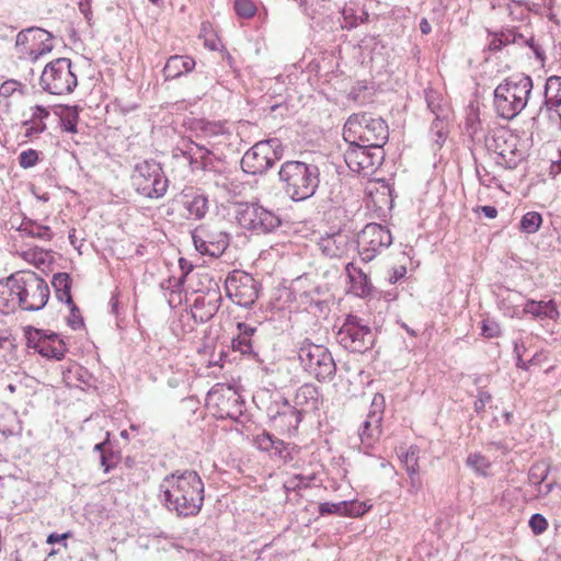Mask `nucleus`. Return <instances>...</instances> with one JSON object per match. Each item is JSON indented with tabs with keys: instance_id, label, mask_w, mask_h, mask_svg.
<instances>
[{
	"instance_id": "1",
	"label": "nucleus",
	"mask_w": 561,
	"mask_h": 561,
	"mask_svg": "<svg viewBox=\"0 0 561 561\" xmlns=\"http://www.w3.org/2000/svg\"><path fill=\"white\" fill-rule=\"evenodd\" d=\"M160 499L178 516H196L204 503V483L194 470L175 471L160 484Z\"/></svg>"
},
{
	"instance_id": "2",
	"label": "nucleus",
	"mask_w": 561,
	"mask_h": 561,
	"mask_svg": "<svg viewBox=\"0 0 561 561\" xmlns=\"http://www.w3.org/2000/svg\"><path fill=\"white\" fill-rule=\"evenodd\" d=\"M278 181L285 195L293 202H305L317 193L320 169L314 163L287 160L280 164Z\"/></svg>"
},
{
	"instance_id": "3",
	"label": "nucleus",
	"mask_w": 561,
	"mask_h": 561,
	"mask_svg": "<svg viewBox=\"0 0 561 561\" xmlns=\"http://www.w3.org/2000/svg\"><path fill=\"white\" fill-rule=\"evenodd\" d=\"M533 88V79L527 75L506 78L494 90L497 115L506 121L515 118L526 107Z\"/></svg>"
},
{
	"instance_id": "4",
	"label": "nucleus",
	"mask_w": 561,
	"mask_h": 561,
	"mask_svg": "<svg viewBox=\"0 0 561 561\" xmlns=\"http://www.w3.org/2000/svg\"><path fill=\"white\" fill-rule=\"evenodd\" d=\"M343 138L347 144L369 145L383 148L389 139V128L381 117L369 113L352 114L343 127Z\"/></svg>"
},
{
	"instance_id": "5",
	"label": "nucleus",
	"mask_w": 561,
	"mask_h": 561,
	"mask_svg": "<svg viewBox=\"0 0 561 561\" xmlns=\"http://www.w3.org/2000/svg\"><path fill=\"white\" fill-rule=\"evenodd\" d=\"M301 367L320 382L331 381L336 373L335 362L330 351L320 344L305 339L298 347Z\"/></svg>"
},
{
	"instance_id": "6",
	"label": "nucleus",
	"mask_w": 561,
	"mask_h": 561,
	"mask_svg": "<svg viewBox=\"0 0 561 561\" xmlns=\"http://www.w3.org/2000/svg\"><path fill=\"white\" fill-rule=\"evenodd\" d=\"M13 282H16L19 297L18 306L24 311L42 310L50 295L48 284L37 273L21 271L13 274Z\"/></svg>"
},
{
	"instance_id": "7",
	"label": "nucleus",
	"mask_w": 561,
	"mask_h": 561,
	"mask_svg": "<svg viewBox=\"0 0 561 561\" xmlns=\"http://www.w3.org/2000/svg\"><path fill=\"white\" fill-rule=\"evenodd\" d=\"M131 183L139 195L150 199L163 197L169 187L161 165L153 160H144L135 165Z\"/></svg>"
},
{
	"instance_id": "8",
	"label": "nucleus",
	"mask_w": 561,
	"mask_h": 561,
	"mask_svg": "<svg viewBox=\"0 0 561 561\" xmlns=\"http://www.w3.org/2000/svg\"><path fill=\"white\" fill-rule=\"evenodd\" d=\"M39 85L54 95L70 94L78 85V78L69 58L59 57L48 62L41 75Z\"/></svg>"
},
{
	"instance_id": "9",
	"label": "nucleus",
	"mask_w": 561,
	"mask_h": 561,
	"mask_svg": "<svg viewBox=\"0 0 561 561\" xmlns=\"http://www.w3.org/2000/svg\"><path fill=\"white\" fill-rule=\"evenodd\" d=\"M376 335L368 322L356 316L347 314L336 333L337 343L353 353H365L373 348Z\"/></svg>"
},
{
	"instance_id": "10",
	"label": "nucleus",
	"mask_w": 561,
	"mask_h": 561,
	"mask_svg": "<svg viewBox=\"0 0 561 561\" xmlns=\"http://www.w3.org/2000/svg\"><path fill=\"white\" fill-rule=\"evenodd\" d=\"M284 154V146L278 138L257 141L241 159V169L249 174H263Z\"/></svg>"
},
{
	"instance_id": "11",
	"label": "nucleus",
	"mask_w": 561,
	"mask_h": 561,
	"mask_svg": "<svg viewBox=\"0 0 561 561\" xmlns=\"http://www.w3.org/2000/svg\"><path fill=\"white\" fill-rule=\"evenodd\" d=\"M207 403L217 419L242 423L244 402L233 388L217 383L208 391Z\"/></svg>"
},
{
	"instance_id": "12",
	"label": "nucleus",
	"mask_w": 561,
	"mask_h": 561,
	"mask_svg": "<svg viewBox=\"0 0 561 561\" xmlns=\"http://www.w3.org/2000/svg\"><path fill=\"white\" fill-rule=\"evenodd\" d=\"M53 48V35L44 28L32 26L16 35L15 53L21 60L35 62Z\"/></svg>"
},
{
	"instance_id": "13",
	"label": "nucleus",
	"mask_w": 561,
	"mask_h": 561,
	"mask_svg": "<svg viewBox=\"0 0 561 561\" xmlns=\"http://www.w3.org/2000/svg\"><path fill=\"white\" fill-rule=\"evenodd\" d=\"M392 244L390 230L377 222L367 224L357 236V249L363 262L373 261Z\"/></svg>"
},
{
	"instance_id": "14",
	"label": "nucleus",
	"mask_w": 561,
	"mask_h": 561,
	"mask_svg": "<svg viewBox=\"0 0 561 561\" xmlns=\"http://www.w3.org/2000/svg\"><path fill=\"white\" fill-rule=\"evenodd\" d=\"M383 148H373L369 145L348 144L344 152V161L351 171L363 175H371L382 164Z\"/></svg>"
},
{
	"instance_id": "15",
	"label": "nucleus",
	"mask_w": 561,
	"mask_h": 561,
	"mask_svg": "<svg viewBox=\"0 0 561 561\" xmlns=\"http://www.w3.org/2000/svg\"><path fill=\"white\" fill-rule=\"evenodd\" d=\"M486 147L495 154L494 161L505 169H515L524 160V151L519 149L516 135L501 130L486 140Z\"/></svg>"
},
{
	"instance_id": "16",
	"label": "nucleus",
	"mask_w": 561,
	"mask_h": 561,
	"mask_svg": "<svg viewBox=\"0 0 561 561\" xmlns=\"http://www.w3.org/2000/svg\"><path fill=\"white\" fill-rule=\"evenodd\" d=\"M225 287L227 296L240 307L250 308L259 298L260 283L244 272L229 274Z\"/></svg>"
},
{
	"instance_id": "17",
	"label": "nucleus",
	"mask_w": 561,
	"mask_h": 561,
	"mask_svg": "<svg viewBox=\"0 0 561 561\" xmlns=\"http://www.w3.org/2000/svg\"><path fill=\"white\" fill-rule=\"evenodd\" d=\"M238 222L255 234H266L280 226V218L275 213L259 204L247 205L237 215Z\"/></svg>"
},
{
	"instance_id": "18",
	"label": "nucleus",
	"mask_w": 561,
	"mask_h": 561,
	"mask_svg": "<svg viewBox=\"0 0 561 561\" xmlns=\"http://www.w3.org/2000/svg\"><path fill=\"white\" fill-rule=\"evenodd\" d=\"M266 413L275 428L288 434L296 432L302 420V412L298 411V408L291 405L283 396L271 401Z\"/></svg>"
},
{
	"instance_id": "19",
	"label": "nucleus",
	"mask_w": 561,
	"mask_h": 561,
	"mask_svg": "<svg viewBox=\"0 0 561 561\" xmlns=\"http://www.w3.org/2000/svg\"><path fill=\"white\" fill-rule=\"evenodd\" d=\"M237 329L238 335L232 339L231 346L234 352L247 356L249 359L263 365L265 358L262 353V348L259 344V337L256 335L257 329L245 322H238Z\"/></svg>"
},
{
	"instance_id": "20",
	"label": "nucleus",
	"mask_w": 561,
	"mask_h": 561,
	"mask_svg": "<svg viewBox=\"0 0 561 561\" xmlns=\"http://www.w3.org/2000/svg\"><path fill=\"white\" fill-rule=\"evenodd\" d=\"M195 248L202 254L219 256L229 244V234L222 230H211L207 226H199L193 232Z\"/></svg>"
},
{
	"instance_id": "21",
	"label": "nucleus",
	"mask_w": 561,
	"mask_h": 561,
	"mask_svg": "<svg viewBox=\"0 0 561 561\" xmlns=\"http://www.w3.org/2000/svg\"><path fill=\"white\" fill-rule=\"evenodd\" d=\"M385 398L382 394H375L371 408L366 420L358 430V437L364 448H371L381 435L382 405Z\"/></svg>"
},
{
	"instance_id": "22",
	"label": "nucleus",
	"mask_w": 561,
	"mask_h": 561,
	"mask_svg": "<svg viewBox=\"0 0 561 561\" xmlns=\"http://www.w3.org/2000/svg\"><path fill=\"white\" fill-rule=\"evenodd\" d=\"M222 301L219 287L215 285V288H209L203 295H198L192 307V317L196 322L205 323L213 319L218 312Z\"/></svg>"
},
{
	"instance_id": "23",
	"label": "nucleus",
	"mask_w": 561,
	"mask_h": 561,
	"mask_svg": "<svg viewBox=\"0 0 561 561\" xmlns=\"http://www.w3.org/2000/svg\"><path fill=\"white\" fill-rule=\"evenodd\" d=\"M318 245L324 255L329 257H342L352 248V241L347 233L337 232L322 237Z\"/></svg>"
},
{
	"instance_id": "24",
	"label": "nucleus",
	"mask_w": 561,
	"mask_h": 561,
	"mask_svg": "<svg viewBox=\"0 0 561 561\" xmlns=\"http://www.w3.org/2000/svg\"><path fill=\"white\" fill-rule=\"evenodd\" d=\"M531 126L537 131L548 128L561 130V102L547 107H538L531 116Z\"/></svg>"
},
{
	"instance_id": "25",
	"label": "nucleus",
	"mask_w": 561,
	"mask_h": 561,
	"mask_svg": "<svg viewBox=\"0 0 561 561\" xmlns=\"http://www.w3.org/2000/svg\"><path fill=\"white\" fill-rule=\"evenodd\" d=\"M368 511V506L364 502L342 501L337 503L324 502L319 505L320 515L335 514L339 516L358 517Z\"/></svg>"
},
{
	"instance_id": "26",
	"label": "nucleus",
	"mask_w": 561,
	"mask_h": 561,
	"mask_svg": "<svg viewBox=\"0 0 561 561\" xmlns=\"http://www.w3.org/2000/svg\"><path fill=\"white\" fill-rule=\"evenodd\" d=\"M321 401V394L318 389L312 383H304L300 386L294 398V405L298 408V411L305 413L313 412L319 409V404Z\"/></svg>"
},
{
	"instance_id": "27",
	"label": "nucleus",
	"mask_w": 561,
	"mask_h": 561,
	"mask_svg": "<svg viewBox=\"0 0 561 561\" xmlns=\"http://www.w3.org/2000/svg\"><path fill=\"white\" fill-rule=\"evenodd\" d=\"M254 446L268 453L273 457H277L280 460L286 461L289 457L288 446L279 438L273 436L268 432H262L256 435L253 439Z\"/></svg>"
},
{
	"instance_id": "28",
	"label": "nucleus",
	"mask_w": 561,
	"mask_h": 561,
	"mask_svg": "<svg viewBox=\"0 0 561 561\" xmlns=\"http://www.w3.org/2000/svg\"><path fill=\"white\" fill-rule=\"evenodd\" d=\"M345 272L351 283V290L358 297H367L371 295L374 286L366 273L353 262L345 266Z\"/></svg>"
},
{
	"instance_id": "29",
	"label": "nucleus",
	"mask_w": 561,
	"mask_h": 561,
	"mask_svg": "<svg viewBox=\"0 0 561 561\" xmlns=\"http://www.w3.org/2000/svg\"><path fill=\"white\" fill-rule=\"evenodd\" d=\"M523 312L525 314H531L534 318L539 320H553L556 321L560 317L558 306L553 299L550 300H534L527 299L525 302Z\"/></svg>"
},
{
	"instance_id": "30",
	"label": "nucleus",
	"mask_w": 561,
	"mask_h": 561,
	"mask_svg": "<svg viewBox=\"0 0 561 561\" xmlns=\"http://www.w3.org/2000/svg\"><path fill=\"white\" fill-rule=\"evenodd\" d=\"M195 67V60L190 56L174 55L168 58L163 68L165 80L180 78L191 72Z\"/></svg>"
},
{
	"instance_id": "31",
	"label": "nucleus",
	"mask_w": 561,
	"mask_h": 561,
	"mask_svg": "<svg viewBox=\"0 0 561 561\" xmlns=\"http://www.w3.org/2000/svg\"><path fill=\"white\" fill-rule=\"evenodd\" d=\"M184 207L194 219H202L208 210V198L204 193L191 191L184 193Z\"/></svg>"
},
{
	"instance_id": "32",
	"label": "nucleus",
	"mask_w": 561,
	"mask_h": 561,
	"mask_svg": "<svg viewBox=\"0 0 561 561\" xmlns=\"http://www.w3.org/2000/svg\"><path fill=\"white\" fill-rule=\"evenodd\" d=\"M16 287V282H13V274L0 280V310H2V312L8 313L19 307Z\"/></svg>"
},
{
	"instance_id": "33",
	"label": "nucleus",
	"mask_w": 561,
	"mask_h": 561,
	"mask_svg": "<svg viewBox=\"0 0 561 561\" xmlns=\"http://www.w3.org/2000/svg\"><path fill=\"white\" fill-rule=\"evenodd\" d=\"M67 348L62 340L58 337V334L51 332L46 333L45 340L42 344H39V347L37 352L47 358H55L57 360H60L65 357Z\"/></svg>"
},
{
	"instance_id": "34",
	"label": "nucleus",
	"mask_w": 561,
	"mask_h": 561,
	"mask_svg": "<svg viewBox=\"0 0 561 561\" xmlns=\"http://www.w3.org/2000/svg\"><path fill=\"white\" fill-rule=\"evenodd\" d=\"M191 129L196 134V137L215 138L227 135L226 127L220 122H209L206 119H195L191 124Z\"/></svg>"
},
{
	"instance_id": "35",
	"label": "nucleus",
	"mask_w": 561,
	"mask_h": 561,
	"mask_svg": "<svg viewBox=\"0 0 561 561\" xmlns=\"http://www.w3.org/2000/svg\"><path fill=\"white\" fill-rule=\"evenodd\" d=\"M51 286L55 289L56 297L65 304H72L71 297V278L68 273L59 272L54 274Z\"/></svg>"
},
{
	"instance_id": "36",
	"label": "nucleus",
	"mask_w": 561,
	"mask_h": 561,
	"mask_svg": "<svg viewBox=\"0 0 561 561\" xmlns=\"http://www.w3.org/2000/svg\"><path fill=\"white\" fill-rule=\"evenodd\" d=\"M559 102H561V77L551 76L546 80L543 101L539 107H547Z\"/></svg>"
},
{
	"instance_id": "37",
	"label": "nucleus",
	"mask_w": 561,
	"mask_h": 561,
	"mask_svg": "<svg viewBox=\"0 0 561 561\" xmlns=\"http://www.w3.org/2000/svg\"><path fill=\"white\" fill-rule=\"evenodd\" d=\"M19 230L25 236L37 238L45 241H50L54 236L48 226H43L32 220L22 222Z\"/></svg>"
},
{
	"instance_id": "38",
	"label": "nucleus",
	"mask_w": 561,
	"mask_h": 561,
	"mask_svg": "<svg viewBox=\"0 0 561 561\" xmlns=\"http://www.w3.org/2000/svg\"><path fill=\"white\" fill-rule=\"evenodd\" d=\"M79 111L78 106L66 105L60 114V124L64 131L76 134L78 133Z\"/></svg>"
},
{
	"instance_id": "39",
	"label": "nucleus",
	"mask_w": 561,
	"mask_h": 561,
	"mask_svg": "<svg viewBox=\"0 0 561 561\" xmlns=\"http://www.w3.org/2000/svg\"><path fill=\"white\" fill-rule=\"evenodd\" d=\"M466 465L479 476L488 477L490 474L491 462L480 453L470 454L466 459Z\"/></svg>"
},
{
	"instance_id": "40",
	"label": "nucleus",
	"mask_w": 561,
	"mask_h": 561,
	"mask_svg": "<svg viewBox=\"0 0 561 561\" xmlns=\"http://www.w3.org/2000/svg\"><path fill=\"white\" fill-rule=\"evenodd\" d=\"M407 473H419V448L410 446L405 451L399 455Z\"/></svg>"
},
{
	"instance_id": "41",
	"label": "nucleus",
	"mask_w": 561,
	"mask_h": 561,
	"mask_svg": "<svg viewBox=\"0 0 561 561\" xmlns=\"http://www.w3.org/2000/svg\"><path fill=\"white\" fill-rule=\"evenodd\" d=\"M542 224V217L537 211L526 213L519 222V228L523 232L531 234L539 230Z\"/></svg>"
},
{
	"instance_id": "42",
	"label": "nucleus",
	"mask_w": 561,
	"mask_h": 561,
	"mask_svg": "<svg viewBox=\"0 0 561 561\" xmlns=\"http://www.w3.org/2000/svg\"><path fill=\"white\" fill-rule=\"evenodd\" d=\"M199 151V170L208 171V172H216V164L215 162L219 160V158L214 153L213 150L208 149L207 147L201 145L198 147Z\"/></svg>"
},
{
	"instance_id": "43",
	"label": "nucleus",
	"mask_w": 561,
	"mask_h": 561,
	"mask_svg": "<svg viewBox=\"0 0 561 561\" xmlns=\"http://www.w3.org/2000/svg\"><path fill=\"white\" fill-rule=\"evenodd\" d=\"M518 296L515 291H510L507 297H504L500 300L499 307L503 311V313L507 317L514 318L519 316L518 306H515V298Z\"/></svg>"
},
{
	"instance_id": "44",
	"label": "nucleus",
	"mask_w": 561,
	"mask_h": 561,
	"mask_svg": "<svg viewBox=\"0 0 561 561\" xmlns=\"http://www.w3.org/2000/svg\"><path fill=\"white\" fill-rule=\"evenodd\" d=\"M528 38V36H525L516 30H507L501 34L499 41L501 45L516 44L519 46H526Z\"/></svg>"
},
{
	"instance_id": "45",
	"label": "nucleus",
	"mask_w": 561,
	"mask_h": 561,
	"mask_svg": "<svg viewBox=\"0 0 561 561\" xmlns=\"http://www.w3.org/2000/svg\"><path fill=\"white\" fill-rule=\"evenodd\" d=\"M233 9L236 14L243 19H250L256 13V5L252 0H236Z\"/></svg>"
},
{
	"instance_id": "46",
	"label": "nucleus",
	"mask_w": 561,
	"mask_h": 561,
	"mask_svg": "<svg viewBox=\"0 0 561 561\" xmlns=\"http://www.w3.org/2000/svg\"><path fill=\"white\" fill-rule=\"evenodd\" d=\"M46 333L44 330L30 328L25 333L26 346L37 352L39 344L45 340Z\"/></svg>"
},
{
	"instance_id": "47",
	"label": "nucleus",
	"mask_w": 561,
	"mask_h": 561,
	"mask_svg": "<svg viewBox=\"0 0 561 561\" xmlns=\"http://www.w3.org/2000/svg\"><path fill=\"white\" fill-rule=\"evenodd\" d=\"M492 401V394L484 388L479 387L477 389V400L473 403V409L478 415L484 413L486 404Z\"/></svg>"
},
{
	"instance_id": "48",
	"label": "nucleus",
	"mask_w": 561,
	"mask_h": 561,
	"mask_svg": "<svg viewBox=\"0 0 561 561\" xmlns=\"http://www.w3.org/2000/svg\"><path fill=\"white\" fill-rule=\"evenodd\" d=\"M10 424H4L0 421V432L3 436L9 437L21 433L22 427L18 420L16 413H9Z\"/></svg>"
},
{
	"instance_id": "49",
	"label": "nucleus",
	"mask_w": 561,
	"mask_h": 561,
	"mask_svg": "<svg viewBox=\"0 0 561 561\" xmlns=\"http://www.w3.org/2000/svg\"><path fill=\"white\" fill-rule=\"evenodd\" d=\"M198 147H201L199 144L191 141V146L182 151L183 157L188 161V164H190V167H191V169L193 171L194 170H199V163H198L199 151H198Z\"/></svg>"
},
{
	"instance_id": "50",
	"label": "nucleus",
	"mask_w": 561,
	"mask_h": 561,
	"mask_svg": "<svg viewBox=\"0 0 561 561\" xmlns=\"http://www.w3.org/2000/svg\"><path fill=\"white\" fill-rule=\"evenodd\" d=\"M482 335L488 339L499 337L502 334L501 325L493 319H485L481 325Z\"/></svg>"
},
{
	"instance_id": "51",
	"label": "nucleus",
	"mask_w": 561,
	"mask_h": 561,
	"mask_svg": "<svg viewBox=\"0 0 561 561\" xmlns=\"http://www.w3.org/2000/svg\"><path fill=\"white\" fill-rule=\"evenodd\" d=\"M431 133L435 135V142L438 146L446 140L447 131L445 130V122L436 114V118L433 121L431 126Z\"/></svg>"
},
{
	"instance_id": "52",
	"label": "nucleus",
	"mask_w": 561,
	"mask_h": 561,
	"mask_svg": "<svg viewBox=\"0 0 561 561\" xmlns=\"http://www.w3.org/2000/svg\"><path fill=\"white\" fill-rule=\"evenodd\" d=\"M38 161V153L34 149H27L20 153L19 156V164L23 169H28L34 167Z\"/></svg>"
},
{
	"instance_id": "53",
	"label": "nucleus",
	"mask_w": 561,
	"mask_h": 561,
	"mask_svg": "<svg viewBox=\"0 0 561 561\" xmlns=\"http://www.w3.org/2000/svg\"><path fill=\"white\" fill-rule=\"evenodd\" d=\"M67 305L70 307V316L68 317V320H67L69 327L72 330H79V329L83 328V325H84L83 318L80 314L79 308L75 305L73 301H72V304H67Z\"/></svg>"
},
{
	"instance_id": "54",
	"label": "nucleus",
	"mask_w": 561,
	"mask_h": 561,
	"mask_svg": "<svg viewBox=\"0 0 561 561\" xmlns=\"http://www.w3.org/2000/svg\"><path fill=\"white\" fill-rule=\"evenodd\" d=\"M529 527L535 535H540L547 529L548 522L543 515L536 513L529 519Z\"/></svg>"
},
{
	"instance_id": "55",
	"label": "nucleus",
	"mask_w": 561,
	"mask_h": 561,
	"mask_svg": "<svg viewBox=\"0 0 561 561\" xmlns=\"http://www.w3.org/2000/svg\"><path fill=\"white\" fill-rule=\"evenodd\" d=\"M118 455L113 450H106L101 455L100 461L104 472H110L118 463Z\"/></svg>"
},
{
	"instance_id": "56",
	"label": "nucleus",
	"mask_w": 561,
	"mask_h": 561,
	"mask_svg": "<svg viewBox=\"0 0 561 561\" xmlns=\"http://www.w3.org/2000/svg\"><path fill=\"white\" fill-rule=\"evenodd\" d=\"M22 84L16 80H7L0 87V95L10 96L13 94Z\"/></svg>"
},
{
	"instance_id": "57",
	"label": "nucleus",
	"mask_w": 561,
	"mask_h": 561,
	"mask_svg": "<svg viewBox=\"0 0 561 561\" xmlns=\"http://www.w3.org/2000/svg\"><path fill=\"white\" fill-rule=\"evenodd\" d=\"M476 171L480 183L486 187H490L496 181V179L494 176H491L490 173L483 167H477Z\"/></svg>"
},
{
	"instance_id": "58",
	"label": "nucleus",
	"mask_w": 561,
	"mask_h": 561,
	"mask_svg": "<svg viewBox=\"0 0 561 561\" xmlns=\"http://www.w3.org/2000/svg\"><path fill=\"white\" fill-rule=\"evenodd\" d=\"M31 123H32V125L30 127H27L26 131H25V135L27 137L41 134L46 128V125L43 122H38V121H33L32 119ZM28 124H30V122H25V126H27Z\"/></svg>"
},
{
	"instance_id": "59",
	"label": "nucleus",
	"mask_w": 561,
	"mask_h": 561,
	"mask_svg": "<svg viewBox=\"0 0 561 561\" xmlns=\"http://www.w3.org/2000/svg\"><path fill=\"white\" fill-rule=\"evenodd\" d=\"M407 274V267L404 265L394 266L389 274V283L396 284L402 279Z\"/></svg>"
},
{
	"instance_id": "60",
	"label": "nucleus",
	"mask_w": 561,
	"mask_h": 561,
	"mask_svg": "<svg viewBox=\"0 0 561 561\" xmlns=\"http://www.w3.org/2000/svg\"><path fill=\"white\" fill-rule=\"evenodd\" d=\"M539 468L533 467L529 472V482L535 485H540L548 476V470H543L540 474L537 473Z\"/></svg>"
},
{
	"instance_id": "61",
	"label": "nucleus",
	"mask_w": 561,
	"mask_h": 561,
	"mask_svg": "<svg viewBox=\"0 0 561 561\" xmlns=\"http://www.w3.org/2000/svg\"><path fill=\"white\" fill-rule=\"evenodd\" d=\"M527 41L528 42H527L526 46H528L534 51L535 57L539 61L543 62L546 59L543 49L538 44L535 43L533 36H529V38Z\"/></svg>"
},
{
	"instance_id": "62",
	"label": "nucleus",
	"mask_w": 561,
	"mask_h": 561,
	"mask_svg": "<svg viewBox=\"0 0 561 561\" xmlns=\"http://www.w3.org/2000/svg\"><path fill=\"white\" fill-rule=\"evenodd\" d=\"M70 537H71V533L70 531H67V533H64V534L53 533V534L48 535V537L46 539V542L49 543V545H54L56 542H64V547H67V543L65 542V540L70 538Z\"/></svg>"
},
{
	"instance_id": "63",
	"label": "nucleus",
	"mask_w": 561,
	"mask_h": 561,
	"mask_svg": "<svg viewBox=\"0 0 561 561\" xmlns=\"http://www.w3.org/2000/svg\"><path fill=\"white\" fill-rule=\"evenodd\" d=\"M410 480L409 492L412 494H416L422 489V481L419 477V473H408Z\"/></svg>"
},
{
	"instance_id": "64",
	"label": "nucleus",
	"mask_w": 561,
	"mask_h": 561,
	"mask_svg": "<svg viewBox=\"0 0 561 561\" xmlns=\"http://www.w3.org/2000/svg\"><path fill=\"white\" fill-rule=\"evenodd\" d=\"M48 116H49V111L46 107H44L42 105H35L33 107V115H32L33 121L43 122V119Z\"/></svg>"
}]
</instances>
